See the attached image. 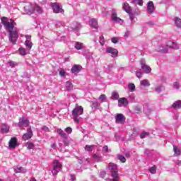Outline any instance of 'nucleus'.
<instances>
[{
	"mask_svg": "<svg viewBox=\"0 0 181 181\" xmlns=\"http://www.w3.org/2000/svg\"><path fill=\"white\" fill-rule=\"evenodd\" d=\"M93 158L96 160H101V157H100L97 154H94L93 155Z\"/></svg>",
	"mask_w": 181,
	"mask_h": 181,
	"instance_id": "54",
	"label": "nucleus"
},
{
	"mask_svg": "<svg viewBox=\"0 0 181 181\" xmlns=\"http://www.w3.org/2000/svg\"><path fill=\"white\" fill-rule=\"evenodd\" d=\"M57 132L62 138H64V139H67L68 136L67 134H66L62 129H57Z\"/></svg>",
	"mask_w": 181,
	"mask_h": 181,
	"instance_id": "24",
	"label": "nucleus"
},
{
	"mask_svg": "<svg viewBox=\"0 0 181 181\" xmlns=\"http://www.w3.org/2000/svg\"><path fill=\"white\" fill-rule=\"evenodd\" d=\"M105 175H107V173H105V171H101L100 174V177L104 179V177H105Z\"/></svg>",
	"mask_w": 181,
	"mask_h": 181,
	"instance_id": "51",
	"label": "nucleus"
},
{
	"mask_svg": "<svg viewBox=\"0 0 181 181\" xmlns=\"http://www.w3.org/2000/svg\"><path fill=\"white\" fill-rule=\"evenodd\" d=\"M141 86H143L144 87H149L151 83H149V81L148 79H144L141 81Z\"/></svg>",
	"mask_w": 181,
	"mask_h": 181,
	"instance_id": "30",
	"label": "nucleus"
},
{
	"mask_svg": "<svg viewBox=\"0 0 181 181\" xmlns=\"http://www.w3.org/2000/svg\"><path fill=\"white\" fill-rule=\"evenodd\" d=\"M51 6L54 13H64V10L57 3H52Z\"/></svg>",
	"mask_w": 181,
	"mask_h": 181,
	"instance_id": "6",
	"label": "nucleus"
},
{
	"mask_svg": "<svg viewBox=\"0 0 181 181\" xmlns=\"http://www.w3.org/2000/svg\"><path fill=\"white\" fill-rule=\"evenodd\" d=\"M129 91H130L131 93H134V91H135V84H134L133 83H130L127 85Z\"/></svg>",
	"mask_w": 181,
	"mask_h": 181,
	"instance_id": "31",
	"label": "nucleus"
},
{
	"mask_svg": "<svg viewBox=\"0 0 181 181\" xmlns=\"http://www.w3.org/2000/svg\"><path fill=\"white\" fill-rule=\"evenodd\" d=\"M175 25L177 28H180L181 29V19L179 18H176L175 20Z\"/></svg>",
	"mask_w": 181,
	"mask_h": 181,
	"instance_id": "37",
	"label": "nucleus"
},
{
	"mask_svg": "<svg viewBox=\"0 0 181 181\" xmlns=\"http://www.w3.org/2000/svg\"><path fill=\"white\" fill-rule=\"evenodd\" d=\"M146 136H149V133L146 132H144L140 134V137L141 139H144V138H146Z\"/></svg>",
	"mask_w": 181,
	"mask_h": 181,
	"instance_id": "44",
	"label": "nucleus"
},
{
	"mask_svg": "<svg viewBox=\"0 0 181 181\" xmlns=\"http://www.w3.org/2000/svg\"><path fill=\"white\" fill-rule=\"evenodd\" d=\"M176 163L178 165V166H181V160H177Z\"/></svg>",
	"mask_w": 181,
	"mask_h": 181,
	"instance_id": "64",
	"label": "nucleus"
},
{
	"mask_svg": "<svg viewBox=\"0 0 181 181\" xmlns=\"http://www.w3.org/2000/svg\"><path fill=\"white\" fill-rule=\"evenodd\" d=\"M18 127H20V128H21V127H29V120L25 117L20 118Z\"/></svg>",
	"mask_w": 181,
	"mask_h": 181,
	"instance_id": "11",
	"label": "nucleus"
},
{
	"mask_svg": "<svg viewBox=\"0 0 181 181\" xmlns=\"http://www.w3.org/2000/svg\"><path fill=\"white\" fill-rule=\"evenodd\" d=\"M171 108H173V110H180L181 108V100H178L177 101H175L173 105H171Z\"/></svg>",
	"mask_w": 181,
	"mask_h": 181,
	"instance_id": "19",
	"label": "nucleus"
},
{
	"mask_svg": "<svg viewBox=\"0 0 181 181\" xmlns=\"http://www.w3.org/2000/svg\"><path fill=\"white\" fill-rule=\"evenodd\" d=\"M109 169L110 172H118V167L113 163H109Z\"/></svg>",
	"mask_w": 181,
	"mask_h": 181,
	"instance_id": "22",
	"label": "nucleus"
},
{
	"mask_svg": "<svg viewBox=\"0 0 181 181\" xmlns=\"http://www.w3.org/2000/svg\"><path fill=\"white\" fill-rule=\"evenodd\" d=\"M103 152H109L108 146H105L103 148Z\"/></svg>",
	"mask_w": 181,
	"mask_h": 181,
	"instance_id": "59",
	"label": "nucleus"
},
{
	"mask_svg": "<svg viewBox=\"0 0 181 181\" xmlns=\"http://www.w3.org/2000/svg\"><path fill=\"white\" fill-rule=\"evenodd\" d=\"M147 12L148 13H153V12H155V5L153 1H149L148 3Z\"/></svg>",
	"mask_w": 181,
	"mask_h": 181,
	"instance_id": "16",
	"label": "nucleus"
},
{
	"mask_svg": "<svg viewBox=\"0 0 181 181\" xmlns=\"http://www.w3.org/2000/svg\"><path fill=\"white\" fill-rule=\"evenodd\" d=\"M8 64L11 67H15V66H17L18 64H16V62H15L13 61H10V62H8Z\"/></svg>",
	"mask_w": 181,
	"mask_h": 181,
	"instance_id": "48",
	"label": "nucleus"
},
{
	"mask_svg": "<svg viewBox=\"0 0 181 181\" xmlns=\"http://www.w3.org/2000/svg\"><path fill=\"white\" fill-rule=\"evenodd\" d=\"M117 159L122 162V163H125L127 162V158L122 155H117Z\"/></svg>",
	"mask_w": 181,
	"mask_h": 181,
	"instance_id": "35",
	"label": "nucleus"
},
{
	"mask_svg": "<svg viewBox=\"0 0 181 181\" xmlns=\"http://www.w3.org/2000/svg\"><path fill=\"white\" fill-rule=\"evenodd\" d=\"M111 98H112V100H119V94H118V93L114 91L112 93Z\"/></svg>",
	"mask_w": 181,
	"mask_h": 181,
	"instance_id": "28",
	"label": "nucleus"
},
{
	"mask_svg": "<svg viewBox=\"0 0 181 181\" xmlns=\"http://www.w3.org/2000/svg\"><path fill=\"white\" fill-rule=\"evenodd\" d=\"M106 181H118V179H107Z\"/></svg>",
	"mask_w": 181,
	"mask_h": 181,
	"instance_id": "63",
	"label": "nucleus"
},
{
	"mask_svg": "<svg viewBox=\"0 0 181 181\" xmlns=\"http://www.w3.org/2000/svg\"><path fill=\"white\" fill-rule=\"evenodd\" d=\"M60 170H62V163H60L57 160H54L53 168L52 170L53 176H57V173H59Z\"/></svg>",
	"mask_w": 181,
	"mask_h": 181,
	"instance_id": "4",
	"label": "nucleus"
},
{
	"mask_svg": "<svg viewBox=\"0 0 181 181\" xmlns=\"http://www.w3.org/2000/svg\"><path fill=\"white\" fill-rule=\"evenodd\" d=\"M134 111H136L137 113L141 112V108L139 106H135L134 107Z\"/></svg>",
	"mask_w": 181,
	"mask_h": 181,
	"instance_id": "50",
	"label": "nucleus"
},
{
	"mask_svg": "<svg viewBox=\"0 0 181 181\" xmlns=\"http://www.w3.org/2000/svg\"><path fill=\"white\" fill-rule=\"evenodd\" d=\"M25 45L26 47H28V50H30L32 49L33 44L32 42H30V40H26L25 42Z\"/></svg>",
	"mask_w": 181,
	"mask_h": 181,
	"instance_id": "34",
	"label": "nucleus"
},
{
	"mask_svg": "<svg viewBox=\"0 0 181 181\" xmlns=\"http://www.w3.org/2000/svg\"><path fill=\"white\" fill-rule=\"evenodd\" d=\"M123 9L127 12V13H129L131 15L132 13V8L128 4V3H124L123 4Z\"/></svg>",
	"mask_w": 181,
	"mask_h": 181,
	"instance_id": "18",
	"label": "nucleus"
},
{
	"mask_svg": "<svg viewBox=\"0 0 181 181\" xmlns=\"http://www.w3.org/2000/svg\"><path fill=\"white\" fill-rule=\"evenodd\" d=\"M34 12H37V13H43V9H42V7L35 5L34 6Z\"/></svg>",
	"mask_w": 181,
	"mask_h": 181,
	"instance_id": "29",
	"label": "nucleus"
},
{
	"mask_svg": "<svg viewBox=\"0 0 181 181\" xmlns=\"http://www.w3.org/2000/svg\"><path fill=\"white\" fill-rule=\"evenodd\" d=\"M112 19L113 22H115L116 23H123L124 21L120 18H118L117 16V13L115 11H113L112 13Z\"/></svg>",
	"mask_w": 181,
	"mask_h": 181,
	"instance_id": "15",
	"label": "nucleus"
},
{
	"mask_svg": "<svg viewBox=\"0 0 181 181\" xmlns=\"http://www.w3.org/2000/svg\"><path fill=\"white\" fill-rule=\"evenodd\" d=\"M74 47L76 50H81L82 49H84V44L80 42H75Z\"/></svg>",
	"mask_w": 181,
	"mask_h": 181,
	"instance_id": "23",
	"label": "nucleus"
},
{
	"mask_svg": "<svg viewBox=\"0 0 181 181\" xmlns=\"http://www.w3.org/2000/svg\"><path fill=\"white\" fill-rule=\"evenodd\" d=\"M19 54L21 56H26V49L25 48H19Z\"/></svg>",
	"mask_w": 181,
	"mask_h": 181,
	"instance_id": "41",
	"label": "nucleus"
},
{
	"mask_svg": "<svg viewBox=\"0 0 181 181\" xmlns=\"http://www.w3.org/2000/svg\"><path fill=\"white\" fill-rule=\"evenodd\" d=\"M1 23L4 26L7 32H11L13 30V28H15V25L16 23L13 19H9L6 17H2L1 18Z\"/></svg>",
	"mask_w": 181,
	"mask_h": 181,
	"instance_id": "1",
	"label": "nucleus"
},
{
	"mask_svg": "<svg viewBox=\"0 0 181 181\" xmlns=\"http://www.w3.org/2000/svg\"><path fill=\"white\" fill-rule=\"evenodd\" d=\"M155 91H156V93H158V94H159V93H160L162 91V88H160V86H158L155 88Z\"/></svg>",
	"mask_w": 181,
	"mask_h": 181,
	"instance_id": "52",
	"label": "nucleus"
},
{
	"mask_svg": "<svg viewBox=\"0 0 181 181\" xmlns=\"http://www.w3.org/2000/svg\"><path fill=\"white\" fill-rule=\"evenodd\" d=\"M42 131H45V132H49V127H47V126H43L42 127Z\"/></svg>",
	"mask_w": 181,
	"mask_h": 181,
	"instance_id": "56",
	"label": "nucleus"
},
{
	"mask_svg": "<svg viewBox=\"0 0 181 181\" xmlns=\"http://www.w3.org/2000/svg\"><path fill=\"white\" fill-rule=\"evenodd\" d=\"M8 146L11 149H13L16 148V146H18V139H16V137H13L10 139V141H8Z\"/></svg>",
	"mask_w": 181,
	"mask_h": 181,
	"instance_id": "12",
	"label": "nucleus"
},
{
	"mask_svg": "<svg viewBox=\"0 0 181 181\" xmlns=\"http://www.w3.org/2000/svg\"><path fill=\"white\" fill-rule=\"evenodd\" d=\"M93 148H94V145H86L85 146V151H87L88 152H91V151H93Z\"/></svg>",
	"mask_w": 181,
	"mask_h": 181,
	"instance_id": "40",
	"label": "nucleus"
},
{
	"mask_svg": "<svg viewBox=\"0 0 181 181\" xmlns=\"http://www.w3.org/2000/svg\"><path fill=\"white\" fill-rule=\"evenodd\" d=\"M132 4H134V5H139L142 6L144 5V1L142 0H132Z\"/></svg>",
	"mask_w": 181,
	"mask_h": 181,
	"instance_id": "33",
	"label": "nucleus"
},
{
	"mask_svg": "<svg viewBox=\"0 0 181 181\" xmlns=\"http://www.w3.org/2000/svg\"><path fill=\"white\" fill-rule=\"evenodd\" d=\"M65 87L66 91H71L73 90V83H71L70 81H66Z\"/></svg>",
	"mask_w": 181,
	"mask_h": 181,
	"instance_id": "26",
	"label": "nucleus"
},
{
	"mask_svg": "<svg viewBox=\"0 0 181 181\" xmlns=\"http://www.w3.org/2000/svg\"><path fill=\"white\" fill-rule=\"evenodd\" d=\"M173 151L175 156H180L181 151L177 146H173Z\"/></svg>",
	"mask_w": 181,
	"mask_h": 181,
	"instance_id": "27",
	"label": "nucleus"
},
{
	"mask_svg": "<svg viewBox=\"0 0 181 181\" xmlns=\"http://www.w3.org/2000/svg\"><path fill=\"white\" fill-rule=\"evenodd\" d=\"M83 111L84 110L81 106H76V107L72 110V116L74 118V122H76V124H78V122H80L78 115H81Z\"/></svg>",
	"mask_w": 181,
	"mask_h": 181,
	"instance_id": "2",
	"label": "nucleus"
},
{
	"mask_svg": "<svg viewBox=\"0 0 181 181\" xmlns=\"http://www.w3.org/2000/svg\"><path fill=\"white\" fill-rule=\"evenodd\" d=\"M111 41H112V43H115V44L118 43V37H115L111 39Z\"/></svg>",
	"mask_w": 181,
	"mask_h": 181,
	"instance_id": "53",
	"label": "nucleus"
},
{
	"mask_svg": "<svg viewBox=\"0 0 181 181\" xmlns=\"http://www.w3.org/2000/svg\"><path fill=\"white\" fill-rule=\"evenodd\" d=\"M136 77H138V78H141V77L142 76V72L136 71Z\"/></svg>",
	"mask_w": 181,
	"mask_h": 181,
	"instance_id": "55",
	"label": "nucleus"
},
{
	"mask_svg": "<svg viewBox=\"0 0 181 181\" xmlns=\"http://www.w3.org/2000/svg\"><path fill=\"white\" fill-rule=\"evenodd\" d=\"M59 74L62 76V77H64V76H65L66 72L64 71V70H61L59 71Z\"/></svg>",
	"mask_w": 181,
	"mask_h": 181,
	"instance_id": "60",
	"label": "nucleus"
},
{
	"mask_svg": "<svg viewBox=\"0 0 181 181\" xmlns=\"http://www.w3.org/2000/svg\"><path fill=\"white\" fill-rule=\"evenodd\" d=\"M81 69H82L81 66L75 64L72 66L71 71L74 74H78V73H80V71H81Z\"/></svg>",
	"mask_w": 181,
	"mask_h": 181,
	"instance_id": "14",
	"label": "nucleus"
},
{
	"mask_svg": "<svg viewBox=\"0 0 181 181\" xmlns=\"http://www.w3.org/2000/svg\"><path fill=\"white\" fill-rule=\"evenodd\" d=\"M100 103H105L107 101V96L105 95H100L99 97Z\"/></svg>",
	"mask_w": 181,
	"mask_h": 181,
	"instance_id": "39",
	"label": "nucleus"
},
{
	"mask_svg": "<svg viewBox=\"0 0 181 181\" xmlns=\"http://www.w3.org/2000/svg\"><path fill=\"white\" fill-rule=\"evenodd\" d=\"M130 20L132 25L133 23H135V20H134V16H130Z\"/></svg>",
	"mask_w": 181,
	"mask_h": 181,
	"instance_id": "62",
	"label": "nucleus"
},
{
	"mask_svg": "<svg viewBox=\"0 0 181 181\" xmlns=\"http://www.w3.org/2000/svg\"><path fill=\"white\" fill-rule=\"evenodd\" d=\"M128 104H129V102L126 98H120L118 99V107H127Z\"/></svg>",
	"mask_w": 181,
	"mask_h": 181,
	"instance_id": "10",
	"label": "nucleus"
},
{
	"mask_svg": "<svg viewBox=\"0 0 181 181\" xmlns=\"http://www.w3.org/2000/svg\"><path fill=\"white\" fill-rule=\"evenodd\" d=\"M1 132L3 134H8V132H9V128H8V127H3L1 129Z\"/></svg>",
	"mask_w": 181,
	"mask_h": 181,
	"instance_id": "46",
	"label": "nucleus"
},
{
	"mask_svg": "<svg viewBox=\"0 0 181 181\" xmlns=\"http://www.w3.org/2000/svg\"><path fill=\"white\" fill-rule=\"evenodd\" d=\"M152 111H153L152 109H151L148 107H145L144 108V112L146 114V115H151Z\"/></svg>",
	"mask_w": 181,
	"mask_h": 181,
	"instance_id": "32",
	"label": "nucleus"
},
{
	"mask_svg": "<svg viewBox=\"0 0 181 181\" xmlns=\"http://www.w3.org/2000/svg\"><path fill=\"white\" fill-rule=\"evenodd\" d=\"M19 37V34L16 30H12L8 32V39L11 43L13 45H16V42L18 41V38Z\"/></svg>",
	"mask_w": 181,
	"mask_h": 181,
	"instance_id": "3",
	"label": "nucleus"
},
{
	"mask_svg": "<svg viewBox=\"0 0 181 181\" xmlns=\"http://www.w3.org/2000/svg\"><path fill=\"white\" fill-rule=\"evenodd\" d=\"M150 173H152V175H155L156 173V166H153L149 168Z\"/></svg>",
	"mask_w": 181,
	"mask_h": 181,
	"instance_id": "43",
	"label": "nucleus"
},
{
	"mask_svg": "<svg viewBox=\"0 0 181 181\" xmlns=\"http://www.w3.org/2000/svg\"><path fill=\"white\" fill-rule=\"evenodd\" d=\"M99 42L100 43L101 46H104L105 42L104 41V37L103 36L100 37Z\"/></svg>",
	"mask_w": 181,
	"mask_h": 181,
	"instance_id": "47",
	"label": "nucleus"
},
{
	"mask_svg": "<svg viewBox=\"0 0 181 181\" xmlns=\"http://www.w3.org/2000/svg\"><path fill=\"white\" fill-rule=\"evenodd\" d=\"M110 173L113 179H118V171H111Z\"/></svg>",
	"mask_w": 181,
	"mask_h": 181,
	"instance_id": "38",
	"label": "nucleus"
},
{
	"mask_svg": "<svg viewBox=\"0 0 181 181\" xmlns=\"http://www.w3.org/2000/svg\"><path fill=\"white\" fill-rule=\"evenodd\" d=\"M167 47H169L170 49H179V45L172 41H168L167 42Z\"/></svg>",
	"mask_w": 181,
	"mask_h": 181,
	"instance_id": "20",
	"label": "nucleus"
},
{
	"mask_svg": "<svg viewBox=\"0 0 181 181\" xmlns=\"http://www.w3.org/2000/svg\"><path fill=\"white\" fill-rule=\"evenodd\" d=\"M65 132H66V134H71V132H73V129L71 127H66L65 129Z\"/></svg>",
	"mask_w": 181,
	"mask_h": 181,
	"instance_id": "49",
	"label": "nucleus"
},
{
	"mask_svg": "<svg viewBox=\"0 0 181 181\" xmlns=\"http://www.w3.org/2000/svg\"><path fill=\"white\" fill-rule=\"evenodd\" d=\"M33 136V132H32L31 128H28L27 129V132L23 135L22 139H23V141H28V139H30V138H32Z\"/></svg>",
	"mask_w": 181,
	"mask_h": 181,
	"instance_id": "9",
	"label": "nucleus"
},
{
	"mask_svg": "<svg viewBox=\"0 0 181 181\" xmlns=\"http://www.w3.org/2000/svg\"><path fill=\"white\" fill-rule=\"evenodd\" d=\"M140 64L144 72L146 73V74H149V73L152 71V69H151V66L146 65V62L145 61V59H141L140 60Z\"/></svg>",
	"mask_w": 181,
	"mask_h": 181,
	"instance_id": "5",
	"label": "nucleus"
},
{
	"mask_svg": "<svg viewBox=\"0 0 181 181\" xmlns=\"http://www.w3.org/2000/svg\"><path fill=\"white\" fill-rule=\"evenodd\" d=\"M24 10L25 13H27L28 15H32V13H35L34 6L32 5V4L30 3H28L27 4H25V6H24Z\"/></svg>",
	"mask_w": 181,
	"mask_h": 181,
	"instance_id": "7",
	"label": "nucleus"
},
{
	"mask_svg": "<svg viewBox=\"0 0 181 181\" xmlns=\"http://www.w3.org/2000/svg\"><path fill=\"white\" fill-rule=\"evenodd\" d=\"M15 173H26V168L21 167V165H17L14 167Z\"/></svg>",
	"mask_w": 181,
	"mask_h": 181,
	"instance_id": "17",
	"label": "nucleus"
},
{
	"mask_svg": "<svg viewBox=\"0 0 181 181\" xmlns=\"http://www.w3.org/2000/svg\"><path fill=\"white\" fill-rule=\"evenodd\" d=\"M159 52H162V53H168L167 49H163V47L160 48Z\"/></svg>",
	"mask_w": 181,
	"mask_h": 181,
	"instance_id": "58",
	"label": "nucleus"
},
{
	"mask_svg": "<svg viewBox=\"0 0 181 181\" xmlns=\"http://www.w3.org/2000/svg\"><path fill=\"white\" fill-rule=\"evenodd\" d=\"M92 108H95V110H98V107H100V104L98 102H93L91 105Z\"/></svg>",
	"mask_w": 181,
	"mask_h": 181,
	"instance_id": "42",
	"label": "nucleus"
},
{
	"mask_svg": "<svg viewBox=\"0 0 181 181\" xmlns=\"http://www.w3.org/2000/svg\"><path fill=\"white\" fill-rule=\"evenodd\" d=\"M90 25L92 26V28H94L95 29H97V28H98V22L97 21V20L95 18H92L90 21Z\"/></svg>",
	"mask_w": 181,
	"mask_h": 181,
	"instance_id": "25",
	"label": "nucleus"
},
{
	"mask_svg": "<svg viewBox=\"0 0 181 181\" xmlns=\"http://www.w3.org/2000/svg\"><path fill=\"white\" fill-rule=\"evenodd\" d=\"M173 88H175V90H179V88H180V83H179V82H174Z\"/></svg>",
	"mask_w": 181,
	"mask_h": 181,
	"instance_id": "45",
	"label": "nucleus"
},
{
	"mask_svg": "<svg viewBox=\"0 0 181 181\" xmlns=\"http://www.w3.org/2000/svg\"><path fill=\"white\" fill-rule=\"evenodd\" d=\"M71 28L72 30H78L81 28V25L76 21L71 24Z\"/></svg>",
	"mask_w": 181,
	"mask_h": 181,
	"instance_id": "21",
	"label": "nucleus"
},
{
	"mask_svg": "<svg viewBox=\"0 0 181 181\" xmlns=\"http://www.w3.org/2000/svg\"><path fill=\"white\" fill-rule=\"evenodd\" d=\"M70 180L71 181H75L76 180V176L74 175H70Z\"/></svg>",
	"mask_w": 181,
	"mask_h": 181,
	"instance_id": "61",
	"label": "nucleus"
},
{
	"mask_svg": "<svg viewBox=\"0 0 181 181\" xmlns=\"http://www.w3.org/2000/svg\"><path fill=\"white\" fill-rule=\"evenodd\" d=\"M106 53L111 54L112 57H118V49L112 48L111 47H107L106 49Z\"/></svg>",
	"mask_w": 181,
	"mask_h": 181,
	"instance_id": "8",
	"label": "nucleus"
},
{
	"mask_svg": "<svg viewBox=\"0 0 181 181\" xmlns=\"http://www.w3.org/2000/svg\"><path fill=\"white\" fill-rule=\"evenodd\" d=\"M117 124H124L125 122V116L123 114L119 113L115 117Z\"/></svg>",
	"mask_w": 181,
	"mask_h": 181,
	"instance_id": "13",
	"label": "nucleus"
},
{
	"mask_svg": "<svg viewBox=\"0 0 181 181\" xmlns=\"http://www.w3.org/2000/svg\"><path fill=\"white\" fill-rule=\"evenodd\" d=\"M129 98L131 100V101H134V100H135V95L134 94H131L129 95Z\"/></svg>",
	"mask_w": 181,
	"mask_h": 181,
	"instance_id": "57",
	"label": "nucleus"
},
{
	"mask_svg": "<svg viewBox=\"0 0 181 181\" xmlns=\"http://www.w3.org/2000/svg\"><path fill=\"white\" fill-rule=\"evenodd\" d=\"M25 146L26 148H28V149H33V148H35V144H33L32 142L28 141L25 144Z\"/></svg>",
	"mask_w": 181,
	"mask_h": 181,
	"instance_id": "36",
	"label": "nucleus"
}]
</instances>
